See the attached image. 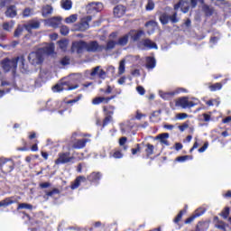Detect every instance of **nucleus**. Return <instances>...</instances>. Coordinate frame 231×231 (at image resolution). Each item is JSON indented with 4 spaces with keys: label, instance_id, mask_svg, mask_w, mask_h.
<instances>
[{
    "label": "nucleus",
    "instance_id": "obj_1",
    "mask_svg": "<svg viewBox=\"0 0 231 231\" xmlns=\"http://www.w3.org/2000/svg\"><path fill=\"white\" fill-rule=\"evenodd\" d=\"M128 36L131 42H136L139 50H158V45L151 39L145 38L140 40L142 37H145V32L143 30H131L128 32Z\"/></svg>",
    "mask_w": 231,
    "mask_h": 231
},
{
    "label": "nucleus",
    "instance_id": "obj_2",
    "mask_svg": "<svg viewBox=\"0 0 231 231\" xmlns=\"http://www.w3.org/2000/svg\"><path fill=\"white\" fill-rule=\"evenodd\" d=\"M102 45H100L97 41H91L89 42H87L80 40L72 42L71 51H76L78 55H80V53H84V50H86V51H88V53H102Z\"/></svg>",
    "mask_w": 231,
    "mask_h": 231
},
{
    "label": "nucleus",
    "instance_id": "obj_3",
    "mask_svg": "<svg viewBox=\"0 0 231 231\" xmlns=\"http://www.w3.org/2000/svg\"><path fill=\"white\" fill-rule=\"evenodd\" d=\"M129 32L119 37L117 41L108 40L106 45H101L102 51H111L116 48V46H127L129 43Z\"/></svg>",
    "mask_w": 231,
    "mask_h": 231
},
{
    "label": "nucleus",
    "instance_id": "obj_4",
    "mask_svg": "<svg viewBox=\"0 0 231 231\" xmlns=\"http://www.w3.org/2000/svg\"><path fill=\"white\" fill-rule=\"evenodd\" d=\"M79 80L70 78L69 79H66L64 81H60V83L56 84L53 87L54 91H57L58 93H60V91H64V89H67V91H73V89H77L79 88Z\"/></svg>",
    "mask_w": 231,
    "mask_h": 231
},
{
    "label": "nucleus",
    "instance_id": "obj_5",
    "mask_svg": "<svg viewBox=\"0 0 231 231\" xmlns=\"http://www.w3.org/2000/svg\"><path fill=\"white\" fill-rule=\"evenodd\" d=\"M19 62V57L15 59L10 60L8 58L4 59L1 61L2 69H4L5 73H8L9 71H15L17 69V63Z\"/></svg>",
    "mask_w": 231,
    "mask_h": 231
},
{
    "label": "nucleus",
    "instance_id": "obj_6",
    "mask_svg": "<svg viewBox=\"0 0 231 231\" xmlns=\"http://www.w3.org/2000/svg\"><path fill=\"white\" fill-rule=\"evenodd\" d=\"M105 118L103 120V127H106L110 122H113V115H115V110L116 106L113 105L103 106H102Z\"/></svg>",
    "mask_w": 231,
    "mask_h": 231
},
{
    "label": "nucleus",
    "instance_id": "obj_7",
    "mask_svg": "<svg viewBox=\"0 0 231 231\" xmlns=\"http://www.w3.org/2000/svg\"><path fill=\"white\" fill-rule=\"evenodd\" d=\"M15 169V163L13 160L0 158V171L3 174H10Z\"/></svg>",
    "mask_w": 231,
    "mask_h": 231
},
{
    "label": "nucleus",
    "instance_id": "obj_8",
    "mask_svg": "<svg viewBox=\"0 0 231 231\" xmlns=\"http://www.w3.org/2000/svg\"><path fill=\"white\" fill-rule=\"evenodd\" d=\"M159 21L163 25L169 24V21H171L172 24H176V23H178L180 19H178L177 12L173 13L172 15H169V14L167 13H162L159 16Z\"/></svg>",
    "mask_w": 231,
    "mask_h": 231
},
{
    "label": "nucleus",
    "instance_id": "obj_9",
    "mask_svg": "<svg viewBox=\"0 0 231 231\" xmlns=\"http://www.w3.org/2000/svg\"><path fill=\"white\" fill-rule=\"evenodd\" d=\"M75 160L74 156H71L69 152H60L58 154V159L55 160V165H64L66 163H69Z\"/></svg>",
    "mask_w": 231,
    "mask_h": 231
},
{
    "label": "nucleus",
    "instance_id": "obj_10",
    "mask_svg": "<svg viewBox=\"0 0 231 231\" xmlns=\"http://www.w3.org/2000/svg\"><path fill=\"white\" fill-rule=\"evenodd\" d=\"M28 60L32 66H37L38 64H42V62H44V57L41 51H32L29 54Z\"/></svg>",
    "mask_w": 231,
    "mask_h": 231
},
{
    "label": "nucleus",
    "instance_id": "obj_11",
    "mask_svg": "<svg viewBox=\"0 0 231 231\" xmlns=\"http://www.w3.org/2000/svg\"><path fill=\"white\" fill-rule=\"evenodd\" d=\"M175 104L179 107H182V109H190V107H194V106H196V103H194V101H189V97H185L178 98Z\"/></svg>",
    "mask_w": 231,
    "mask_h": 231
},
{
    "label": "nucleus",
    "instance_id": "obj_12",
    "mask_svg": "<svg viewBox=\"0 0 231 231\" xmlns=\"http://www.w3.org/2000/svg\"><path fill=\"white\" fill-rule=\"evenodd\" d=\"M93 20V16L88 15L85 18H82L81 22L76 24V28L79 32H86L89 30V23Z\"/></svg>",
    "mask_w": 231,
    "mask_h": 231
},
{
    "label": "nucleus",
    "instance_id": "obj_13",
    "mask_svg": "<svg viewBox=\"0 0 231 231\" xmlns=\"http://www.w3.org/2000/svg\"><path fill=\"white\" fill-rule=\"evenodd\" d=\"M23 28L29 33H32V30H39L41 28V21L37 19L30 20L27 23L23 24Z\"/></svg>",
    "mask_w": 231,
    "mask_h": 231
},
{
    "label": "nucleus",
    "instance_id": "obj_14",
    "mask_svg": "<svg viewBox=\"0 0 231 231\" xmlns=\"http://www.w3.org/2000/svg\"><path fill=\"white\" fill-rule=\"evenodd\" d=\"M87 181H89V183L93 184V185H98V183H100V180H102V173H100L99 171L97 172H92L90 173L87 178H86Z\"/></svg>",
    "mask_w": 231,
    "mask_h": 231
},
{
    "label": "nucleus",
    "instance_id": "obj_15",
    "mask_svg": "<svg viewBox=\"0 0 231 231\" xmlns=\"http://www.w3.org/2000/svg\"><path fill=\"white\" fill-rule=\"evenodd\" d=\"M141 147H144L145 158H151L154 154V145L150 143L142 142Z\"/></svg>",
    "mask_w": 231,
    "mask_h": 231
},
{
    "label": "nucleus",
    "instance_id": "obj_16",
    "mask_svg": "<svg viewBox=\"0 0 231 231\" xmlns=\"http://www.w3.org/2000/svg\"><path fill=\"white\" fill-rule=\"evenodd\" d=\"M203 214H205V210L203 208L196 209L193 214L184 221L185 225H190V223H192L194 219H197V217L203 216Z\"/></svg>",
    "mask_w": 231,
    "mask_h": 231
},
{
    "label": "nucleus",
    "instance_id": "obj_17",
    "mask_svg": "<svg viewBox=\"0 0 231 231\" xmlns=\"http://www.w3.org/2000/svg\"><path fill=\"white\" fill-rule=\"evenodd\" d=\"M155 140H159L162 147H169V145H171V143H169V133L158 134L155 137Z\"/></svg>",
    "mask_w": 231,
    "mask_h": 231
},
{
    "label": "nucleus",
    "instance_id": "obj_18",
    "mask_svg": "<svg viewBox=\"0 0 231 231\" xmlns=\"http://www.w3.org/2000/svg\"><path fill=\"white\" fill-rule=\"evenodd\" d=\"M125 12H127V7L122 5H118L114 7V15L118 19H120V17H124V15H125Z\"/></svg>",
    "mask_w": 231,
    "mask_h": 231
},
{
    "label": "nucleus",
    "instance_id": "obj_19",
    "mask_svg": "<svg viewBox=\"0 0 231 231\" xmlns=\"http://www.w3.org/2000/svg\"><path fill=\"white\" fill-rule=\"evenodd\" d=\"M98 77V79H102L103 80L106 79V73L104 69H100V66L95 67L90 72V77Z\"/></svg>",
    "mask_w": 231,
    "mask_h": 231
},
{
    "label": "nucleus",
    "instance_id": "obj_20",
    "mask_svg": "<svg viewBox=\"0 0 231 231\" xmlns=\"http://www.w3.org/2000/svg\"><path fill=\"white\" fill-rule=\"evenodd\" d=\"M88 142H91V140L88 138L78 139L72 144V149H84Z\"/></svg>",
    "mask_w": 231,
    "mask_h": 231
},
{
    "label": "nucleus",
    "instance_id": "obj_21",
    "mask_svg": "<svg viewBox=\"0 0 231 231\" xmlns=\"http://www.w3.org/2000/svg\"><path fill=\"white\" fill-rule=\"evenodd\" d=\"M86 181L87 179L85 176H78L70 185L71 190H76V189H79V187H80V183H86Z\"/></svg>",
    "mask_w": 231,
    "mask_h": 231
},
{
    "label": "nucleus",
    "instance_id": "obj_22",
    "mask_svg": "<svg viewBox=\"0 0 231 231\" xmlns=\"http://www.w3.org/2000/svg\"><path fill=\"white\" fill-rule=\"evenodd\" d=\"M144 26L145 28H150V30L148 31V34L151 35V33H154L156 28H158V22L154 20H150L145 23Z\"/></svg>",
    "mask_w": 231,
    "mask_h": 231
},
{
    "label": "nucleus",
    "instance_id": "obj_23",
    "mask_svg": "<svg viewBox=\"0 0 231 231\" xmlns=\"http://www.w3.org/2000/svg\"><path fill=\"white\" fill-rule=\"evenodd\" d=\"M17 200L14 197H7L0 201V207H4V208H6V207H10V205H14V203H16Z\"/></svg>",
    "mask_w": 231,
    "mask_h": 231
},
{
    "label": "nucleus",
    "instance_id": "obj_24",
    "mask_svg": "<svg viewBox=\"0 0 231 231\" xmlns=\"http://www.w3.org/2000/svg\"><path fill=\"white\" fill-rule=\"evenodd\" d=\"M5 16L10 17L11 19H14V17L17 16V8L15 5H10L7 7L5 11Z\"/></svg>",
    "mask_w": 231,
    "mask_h": 231
},
{
    "label": "nucleus",
    "instance_id": "obj_25",
    "mask_svg": "<svg viewBox=\"0 0 231 231\" xmlns=\"http://www.w3.org/2000/svg\"><path fill=\"white\" fill-rule=\"evenodd\" d=\"M145 68L147 69H154V68H156V59H154V57L152 56L146 57Z\"/></svg>",
    "mask_w": 231,
    "mask_h": 231
},
{
    "label": "nucleus",
    "instance_id": "obj_26",
    "mask_svg": "<svg viewBox=\"0 0 231 231\" xmlns=\"http://www.w3.org/2000/svg\"><path fill=\"white\" fill-rule=\"evenodd\" d=\"M62 23V18L60 17H53L49 19V24L51 28H59Z\"/></svg>",
    "mask_w": 231,
    "mask_h": 231
},
{
    "label": "nucleus",
    "instance_id": "obj_27",
    "mask_svg": "<svg viewBox=\"0 0 231 231\" xmlns=\"http://www.w3.org/2000/svg\"><path fill=\"white\" fill-rule=\"evenodd\" d=\"M93 106H100V104H108L107 97H96L92 99Z\"/></svg>",
    "mask_w": 231,
    "mask_h": 231
},
{
    "label": "nucleus",
    "instance_id": "obj_28",
    "mask_svg": "<svg viewBox=\"0 0 231 231\" xmlns=\"http://www.w3.org/2000/svg\"><path fill=\"white\" fill-rule=\"evenodd\" d=\"M190 160H194V156L192 155H182L179 156L175 159V162H179L180 163H184V162H189Z\"/></svg>",
    "mask_w": 231,
    "mask_h": 231
},
{
    "label": "nucleus",
    "instance_id": "obj_29",
    "mask_svg": "<svg viewBox=\"0 0 231 231\" xmlns=\"http://www.w3.org/2000/svg\"><path fill=\"white\" fill-rule=\"evenodd\" d=\"M22 145L23 147H18L16 148V151H20L21 152H27L28 151H30V146H28V142H26V140L22 139Z\"/></svg>",
    "mask_w": 231,
    "mask_h": 231
},
{
    "label": "nucleus",
    "instance_id": "obj_30",
    "mask_svg": "<svg viewBox=\"0 0 231 231\" xmlns=\"http://www.w3.org/2000/svg\"><path fill=\"white\" fill-rule=\"evenodd\" d=\"M33 205L29 203H20L18 204L17 210H32Z\"/></svg>",
    "mask_w": 231,
    "mask_h": 231
},
{
    "label": "nucleus",
    "instance_id": "obj_31",
    "mask_svg": "<svg viewBox=\"0 0 231 231\" xmlns=\"http://www.w3.org/2000/svg\"><path fill=\"white\" fill-rule=\"evenodd\" d=\"M133 130V125L131 123H125L121 125V133L125 134V133H131Z\"/></svg>",
    "mask_w": 231,
    "mask_h": 231
},
{
    "label": "nucleus",
    "instance_id": "obj_32",
    "mask_svg": "<svg viewBox=\"0 0 231 231\" xmlns=\"http://www.w3.org/2000/svg\"><path fill=\"white\" fill-rule=\"evenodd\" d=\"M73 6V2L71 0H62L61 1V7L63 10H71Z\"/></svg>",
    "mask_w": 231,
    "mask_h": 231
},
{
    "label": "nucleus",
    "instance_id": "obj_33",
    "mask_svg": "<svg viewBox=\"0 0 231 231\" xmlns=\"http://www.w3.org/2000/svg\"><path fill=\"white\" fill-rule=\"evenodd\" d=\"M187 214V209H181L178 215L176 216V217L173 219V223H175V225H178L180 223V221H181V219L183 218V215Z\"/></svg>",
    "mask_w": 231,
    "mask_h": 231
},
{
    "label": "nucleus",
    "instance_id": "obj_34",
    "mask_svg": "<svg viewBox=\"0 0 231 231\" xmlns=\"http://www.w3.org/2000/svg\"><path fill=\"white\" fill-rule=\"evenodd\" d=\"M52 12H53V7H51V5H50L43 6L42 9V14L44 16L51 14Z\"/></svg>",
    "mask_w": 231,
    "mask_h": 231
},
{
    "label": "nucleus",
    "instance_id": "obj_35",
    "mask_svg": "<svg viewBox=\"0 0 231 231\" xmlns=\"http://www.w3.org/2000/svg\"><path fill=\"white\" fill-rule=\"evenodd\" d=\"M88 14H91V12H98V7L96 3H91L87 5Z\"/></svg>",
    "mask_w": 231,
    "mask_h": 231
},
{
    "label": "nucleus",
    "instance_id": "obj_36",
    "mask_svg": "<svg viewBox=\"0 0 231 231\" xmlns=\"http://www.w3.org/2000/svg\"><path fill=\"white\" fill-rule=\"evenodd\" d=\"M219 216L223 217V219H228L230 216V208L226 207L220 213Z\"/></svg>",
    "mask_w": 231,
    "mask_h": 231
},
{
    "label": "nucleus",
    "instance_id": "obj_37",
    "mask_svg": "<svg viewBox=\"0 0 231 231\" xmlns=\"http://www.w3.org/2000/svg\"><path fill=\"white\" fill-rule=\"evenodd\" d=\"M57 194H60V189L57 188L52 189L51 191H45V196H47V198H53V196Z\"/></svg>",
    "mask_w": 231,
    "mask_h": 231
},
{
    "label": "nucleus",
    "instance_id": "obj_38",
    "mask_svg": "<svg viewBox=\"0 0 231 231\" xmlns=\"http://www.w3.org/2000/svg\"><path fill=\"white\" fill-rule=\"evenodd\" d=\"M179 93H188V91L184 88H179L174 92L166 93V95L167 97H174V95H179Z\"/></svg>",
    "mask_w": 231,
    "mask_h": 231
},
{
    "label": "nucleus",
    "instance_id": "obj_39",
    "mask_svg": "<svg viewBox=\"0 0 231 231\" xmlns=\"http://www.w3.org/2000/svg\"><path fill=\"white\" fill-rule=\"evenodd\" d=\"M125 73V60H122L119 62L118 75H124Z\"/></svg>",
    "mask_w": 231,
    "mask_h": 231
},
{
    "label": "nucleus",
    "instance_id": "obj_40",
    "mask_svg": "<svg viewBox=\"0 0 231 231\" xmlns=\"http://www.w3.org/2000/svg\"><path fill=\"white\" fill-rule=\"evenodd\" d=\"M215 228L218 230L226 231V224L223 220H219L215 224Z\"/></svg>",
    "mask_w": 231,
    "mask_h": 231
},
{
    "label": "nucleus",
    "instance_id": "obj_41",
    "mask_svg": "<svg viewBox=\"0 0 231 231\" xmlns=\"http://www.w3.org/2000/svg\"><path fill=\"white\" fill-rule=\"evenodd\" d=\"M204 14L206 17H210L211 15H214V9L210 8L208 5H205L203 7Z\"/></svg>",
    "mask_w": 231,
    "mask_h": 231
},
{
    "label": "nucleus",
    "instance_id": "obj_42",
    "mask_svg": "<svg viewBox=\"0 0 231 231\" xmlns=\"http://www.w3.org/2000/svg\"><path fill=\"white\" fill-rule=\"evenodd\" d=\"M131 152H132L133 156H135V154H138V152H142V143H136L135 148L131 149Z\"/></svg>",
    "mask_w": 231,
    "mask_h": 231
},
{
    "label": "nucleus",
    "instance_id": "obj_43",
    "mask_svg": "<svg viewBox=\"0 0 231 231\" xmlns=\"http://www.w3.org/2000/svg\"><path fill=\"white\" fill-rule=\"evenodd\" d=\"M77 17H78L77 14H71L65 19V23L67 24H71L73 23H77Z\"/></svg>",
    "mask_w": 231,
    "mask_h": 231
},
{
    "label": "nucleus",
    "instance_id": "obj_44",
    "mask_svg": "<svg viewBox=\"0 0 231 231\" xmlns=\"http://www.w3.org/2000/svg\"><path fill=\"white\" fill-rule=\"evenodd\" d=\"M23 216H24L25 217H27V219H28V221H29V223H30L31 225H39V223H40L39 220L33 219V217H30V215H28V213H26V212H23Z\"/></svg>",
    "mask_w": 231,
    "mask_h": 231
},
{
    "label": "nucleus",
    "instance_id": "obj_45",
    "mask_svg": "<svg viewBox=\"0 0 231 231\" xmlns=\"http://www.w3.org/2000/svg\"><path fill=\"white\" fill-rule=\"evenodd\" d=\"M222 88H223V84H221V83H215L208 87L210 91H219V89H221Z\"/></svg>",
    "mask_w": 231,
    "mask_h": 231
},
{
    "label": "nucleus",
    "instance_id": "obj_46",
    "mask_svg": "<svg viewBox=\"0 0 231 231\" xmlns=\"http://www.w3.org/2000/svg\"><path fill=\"white\" fill-rule=\"evenodd\" d=\"M155 5H154V1L152 0H148L147 4L145 5V10L146 12H152V9L154 8Z\"/></svg>",
    "mask_w": 231,
    "mask_h": 231
},
{
    "label": "nucleus",
    "instance_id": "obj_47",
    "mask_svg": "<svg viewBox=\"0 0 231 231\" xmlns=\"http://www.w3.org/2000/svg\"><path fill=\"white\" fill-rule=\"evenodd\" d=\"M99 92L104 93L105 95H111V93H113V88L110 85H107L106 89L100 88Z\"/></svg>",
    "mask_w": 231,
    "mask_h": 231
},
{
    "label": "nucleus",
    "instance_id": "obj_48",
    "mask_svg": "<svg viewBox=\"0 0 231 231\" xmlns=\"http://www.w3.org/2000/svg\"><path fill=\"white\" fill-rule=\"evenodd\" d=\"M60 32L61 35H68V33H69V28L66 25H61L60 29Z\"/></svg>",
    "mask_w": 231,
    "mask_h": 231
},
{
    "label": "nucleus",
    "instance_id": "obj_49",
    "mask_svg": "<svg viewBox=\"0 0 231 231\" xmlns=\"http://www.w3.org/2000/svg\"><path fill=\"white\" fill-rule=\"evenodd\" d=\"M44 51L47 55H52L55 52V46L50 45L44 49Z\"/></svg>",
    "mask_w": 231,
    "mask_h": 231
},
{
    "label": "nucleus",
    "instance_id": "obj_50",
    "mask_svg": "<svg viewBox=\"0 0 231 231\" xmlns=\"http://www.w3.org/2000/svg\"><path fill=\"white\" fill-rule=\"evenodd\" d=\"M69 62H70V59L68 56L63 57L60 60V64H61V66H69Z\"/></svg>",
    "mask_w": 231,
    "mask_h": 231
},
{
    "label": "nucleus",
    "instance_id": "obj_51",
    "mask_svg": "<svg viewBox=\"0 0 231 231\" xmlns=\"http://www.w3.org/2000/svg\"><path fill=\"white\" fill-rule=\"evenodd\" d=\"M112 156H113V158L120 159V158H124V153H122L121 150H116L113 152Z\"/></svg>",
    "mask_w": 231,
    "mask_h": 231
},
{
    "label": "nucleus",
    "instance_id": "obj_52",
    "mask_svg": "<svg viewBox=\"0 0 231 231\" xmlns=\"http://www.w3.org/2000/svg\"><path fill=\"white\" fill-rule=\"evenodd\" d=\"M23 31H24V30L23 29V27H17V28L15 29V31H14V37H20V36H22Z\"/></svg>",
    "mask_w": 231,
    "mask_h": 231
},
{
    "label": "nucleus",
    "instance_id": "obj_53",
    "mask_svg": "<svg viewBox=\"0 0 231 231\" xmlns=\"http://www.w3.org/2000/svg\"><path fill=\"white\" fill-rule=\"evenodd\" d=\"M81 98H82V94H79L74 99H70L67 101V104H77V102H79V100H81Z\"/></svg>",
    "mask_w": 231,
    "mask_h": 231
},
{
    "label": "nucleus",
    "instance_id": "obj_54",
    "mask_svg": "<svg viewBox=\"0 0 231 231\" xmlns=\"http://www.w3.org/2000/svg\"><path fill=\"white\" fill-rule=\"evenodd\" d=\"M39 141L36 140L35 143L32 145V147L30 148V151H32V152H37V151H39Z\"/></svg>",
    "mask_w": 231,
    "mask_h": 231
},
{
    "label": "nucleus",
    "instance_id": "obj_55",
    "mask_svg": "<svg viewBox=\"0 0 231 231\" xmlns=\"http://www.w3.org/2000/svg\"><path fill=\"white\" fill-rule=\"evenodd\" d=\"M2 28L5 32H10L12 30V25H10V23L8 22H6V23H3Z\"/></svg>",
    "mask_w": 231,
    "mask_h": 231
},
{
    "label": "nucleus",
    "instance_id": "obj_56",
    "mask_svg": "<svg viewBox=\"0 0 231 231\" xmlns=\"http://www.w3.org/2000/svg\"><path fill=\"white\" fill-rule=\"evenodd\" d=\"M10 3H12V0H0V8H5Z\"/></svg>",
    "mask_w": 231,
    "mask_h": 231
},
{
    "label": "nucleus",
    "instance_id": "obj_57",
    "mask_svg": "<svg viewBox=\"0 0 231 231\" xmlns=\"http://www.w3.org/2000/svg\"><path fill=\"white\" fill-rule=\"evenodd\" d=\"M188 117H189V115L186 113H180L177 115V118L179 120H185V118H188Z\"/></svg>",
    "mask_w": 231,
    "mask_h": 231
},
{
    "label": "nucleus",
    "instance_id": "obj_58",
    "mask_svg": "<svg viewBox=\"0 0 231 231\" xmlns=\"http://www.w3.org/2000/svg\"><path fill=\"white\" fill-rule=\"evenodd\" d=\"M31 14H32V9L30 8H25L23 12V17H30Z\"/></svg>",
    "mask_w": 231,
    "mask_h": 231
},
{
    "label": "nucleus",
    "instance_id": "obj_59",
    "mask_svg": "<svg viewBox=\"0 0 231 231\" xmlns=\"http://www.w3.org/2000/svg\"><path fill=\"white\" fill-rule=\"evenodd\" d=\"M203 116V122H210L211 116L209 114L204 113L202 114Z\"/></svg>",
    "mask_w": 231,
    "mask_h": 231
},
{
    "label": "nucleus",
    "instance_id": "obj_60",
    "mask_svg": "<svg viewBox=\"0 0 231 231\" xmlns=\"http://www.w3.org/2000/svg\"><path fill=\"white\" fill-rule=\"evenodd\" d=\"M208 149V142H206L202 147L199 149V152H205Z\"/></svg>",
    "mask_w": 231,
    "mask_h": 231
},
{
    "label": "nucleus",
    "instance_id": "obj_61",
    "mask_svg": "<svg viewBox=\"0 0 231 231\" xmlns=\"http://www.w3.org/2000/svg\"><path fill=\"white\" fill-rule=\"evenodd\" d=\"M136 91L139 93V95H145V88L142 86H138L136 88Z\"/></svg>",
    "mask_w": 231,
    "mask_h": 231
},
{
    "label": "nucleus",
    "instance_id": "obj_62",
    "mask_svg": "<svg viewBox=\"0 0 231 231\" xmlns=\"http://www.w3.org/2000/svg\"><path fill=\"white\" fill-rule=\"evenodd\" d=\"M175 151H181L183 149V144L181 143H176L174 145Z\"/></svg>",
    "mask_w": 231,
    "mask_h": 231
},
{
    "label": "nucleus",
    "instance_id": "obj_63",
    "mask_svg": "<svg viewBox=\"0 0 231 231\" xmlns=\"http://www.w3.org/2000/svg\"><path fill=\"white\" fill-rule=\"evenodd\" d=\"M28 138L30 140H35V138H37V133L35 132H30L29 133V135H28Z\"/></svg>",
    "mask_w": 231,
    "mask_h": 231
},
{
    "label": "nucleus",
    "instance_id": "obj_64",
    "mask_svg": "<svg viewBox=\"0 0 231 231\" xmlns=\"http://www.w3.org/2000/svg\"><path fill=\"white\" fill-rule=\"evenodd\" d=\"M230 122H231V116H228L222 120V124H230Z\"/></svg>",
    "mask_w": 231,
    "mask_h": 231
}]
</instances>
